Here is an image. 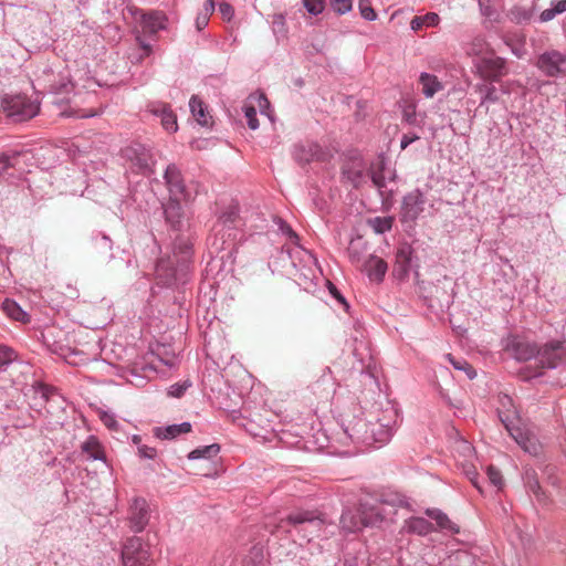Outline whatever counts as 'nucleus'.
<instances>
[{"instance_id":"nucleus-7","label":"nucleus","mask_w":566,"mask_h":566,"mask_svg":"<svg viewBox=\"0 0 566 566\" xmlns=\"http://www.w3.org/2000/svg\"><path fill=\"white\" fill-rule=\"evenodd\" d=\"M124 566H149L151 563L150 545L139 536L127 537L122 545Z\"/></svg>"},{"instance_id":"nucleus-53","label":"nucleus","mask_w":566,"mask_h":566,"mask_svg":"<svg viewBox=\"0 0 566 566\" xmlns=\"http://www.w3.org/2000/svg\"><path fill=\"white\" fill-rule=\"evenodd\" d=\"M279 229L280 231L287 235L290 239H297V234L293 231V229L290 227L287 222H285L283 219L277 220Z\"/></svg>"},{"instance_id":"nucleus-18","label":"nucleus","mask_w":566,"mask_h":566,"mask_svg":"<svg viewBox=\"0 0 566 566\" xmlns=\"http://www.w3.org/2000/svg\"><path fill=\"white\" fill-rule=\"evenodd\" d=\"M537 66L546 76H557L566 70V55L558 51L545 52L539 55Z\"/></svg>"},{"instance_id":"nucleus-60","label":"nucleus","mask_w":566,"mask_h":566,"mask_svg":"<svg viewBox=\"0 0 566 566\" xmlns=\"http://www.w3.org/2000/svg\"><path fill=\"white\" fill-rule=\"evenodd\" d=\"M216 9L214 1L213 0H207L203 4L202 11L200 13H207V15L210 18V15L213 13Z\"/></svg>"},{"instance_id":"nucleus-54","label":"nucleus","mask_w":566,"mask_h":566,"mask_svg":"<svg viewBox=\"0 0 566 566\" xmlns=\"http://www.w3.org/2000/svg\"><path fill=\"white\" fill-rule=\"evenodd\" d=\"M328 284H329V286H328L329 293L332 294V296L334 298H336L339 303H342L344 305L345 310L348 311L349 304L347 303L345 297L342 295V293L337 290V287L335 285H333L331 282Z\"/></svg>"},{"instance_id":"nucleus-38","label":"nucleus","mask_w":566,"mask_h":566,"mask_svg":"<svg viewBox=\"0 0 566 566\" xmlns=\"http://www.w3.org/2000/svg\"><path fill=\"white\" fill-rule=\"evenodd\" d=\"M453 451L463 458V461H469L474 455L473 446L465 439L459 438L453 443Z\"/></svg>"},{"instance_id":"nucleus-8","label":"nucleus","mask_w":566,"mask_h":566,"mask_svg":"<svg viewBox=\"0 0 566 566\" xmlns=\"http://www.w3.org/2000/svg\"><path fill=\"white\" fill-rule=\"evenodd\" d=\"M382 504H390L391 506L405 507L408 506V500L401 494L386 495L381 503L370 504L361 502L359 504L360 515L364 520L365 526H376L385 518Z\"/></svg>"},{"instance_id":"nucleus-24","label":"nucleus","mask_w":566,"mask_h":566,"mask_svg":"<svg viewBox=\"0 0 566 566\" xmlns=\"http://www.w3.org/2000/svg\"><path fill=\"white\" fill-rule=\"evenodd\" d=\"M401 531L408 534L426 536L434 531V525L424 517L412 516L405 521Z\"/></svg>"},{"instance_id":"nucleus-51","label":"nucleus","mask_w":566,"mask_h":566,"mask_svg":"<svg viewBox=\"0 0 566 566\" xmlns=\"http://www.w3.org/2000/svg\"><path fill=\"white\" fill-rule=\"evenodd\" d=\"M138 455L143 459L153 460L157 455V450L153 447H148L146 444L138 447Z\"/></svg>"},{"instance_id":"nucleus-42","label":"nucleus","mask_w":566,"mask_h":566,"mask_svg":"<svg viewBox=\"0 0 566 566\" xmlns=\"http://www.w3.org/2000/svg\"><path fill=\"white\" fill-rule=\"evenodd\" d=\"M368 177H370L373 185L378 189L379 195L384 198L386 191V179L382 171H368Z\"/></svg>"},{"instance_id":"nucleus-5","label":"nucleus","mask_w":566,"mask_h":566,"mask_svg":"<svg viewBox=\"0 0 566 566\" xmlns=\"http://www.w3.org/2000/svg\"><path fill=\"white\" fill-rule=\"evenodd\" d=\"M282 523H286L307 542L313 537L319 536L325 525L323 515L317 511H297L287 515Z\"/></svg>"},{"instance_id":"nucleus-56","label":"nucleus","mask_w":566,"mask_h":566,"mask_svg":"<svg viewBox=\"0 0 566 566\" xmlns=\"http://www.w3.org/2000/svg\"><path fill=\"white\" fill-rule=\"evenodd\" d=\"M420 137L415 133L403 134L400 140V148L406 149L410 144L418 140Z\"/></svg>"},{"instance_id":"nucleus-35","label":"nucleus","mask_w":566,"mask_h":566,"mask_svg":"<svg viewBox=\"0 0 566 566\" xmlns=\"http://www.w3.org/2000/svg\"><path fill=\"white\" fill-rule=\"evenodd\" d=\"M566 12V0H553L551 8L542 11L539 15L541 22H548L553 20L557 14Z\"/></svg>"},{"instance_id":"nucleus-19","label":"nucleus","mask_w":566,"mask_h":566,"mask_svg":"<svg viewBox=\"0 0 566 566\" xmlns=\"http://www.w3.org/2000/svg\"><path fill=\"white\" fill-rule=\"evenodd\" d=\"M413 250L410 244H401L396 252V260L394 265V275L403 281L408 277L412 269Z\"/></svg>"},{"instance_id":"nucleus-49","label":"nucleus","mask_w":566,"mask_h":566,"mask_svg":"<svg viewBox=\"0 0 566 566\" xmlns=\"http://www.w3.org/2000/svg\"><path fill=\"white\" fill-rule=\"evenodd\" d=\"M190 386L189 382H176L169 387L168 395L175 398H180L185 395L186 390Z\"/></svg>"},{"instance_id":"nucleus-62","label":"nucleus","mask_w":566,"mask_h":566,"mask_svg":"<svg viewBox=\"0 0 566 566\" xmlns=\"http://www.w3.org/2000/svg\"><path fill=\"white\" fill-rule=\"evenodd\" d=\"M403 118L408 124H415L416 123V114L415 112L410 113L408 111H405Z\"/></svg>"},{"instance_id":"nucleus-23","label":"nucleus","mask_w":566,"mask_h":566,"mask_svg":"<svg viewBox=\"0 0 566 566\" xmlns=\"http://www.w3.org/2000/svg\"><path fill=\"white\" fill-rule=\"evenodd\" d=\"M509 349L511 350L513 357L518 361H526L532 358L536 359V356H538V349L535 345L514 338L511 340L509 345Z\"/></svg>"},{"instance_id":"nucleus-1","label":"nucleus","mask_w":566,"mask_h":566,"mask_svg":"<svg viewBox=\"0 0 566 566\" xmlns=\"http://www.w3.org/2000/svg\"><path fill=\"white\" fill-rule=\"evenodd\" d=\"M239 212L238 203L229 205L221 211L208 238L210 254L219 256L222 262L233 259L238 244L243 239L244 221Z\"/></svg>"},{"instance_id":"nucleus-28","label":"nucleus","mask_w":566,"mask_h":566,"mask_svg":"<svg viewBox=\"0 0 566 566\" xmlns=\"http://www.w3.org/2000/svg\"><path fill=\"white\" fill-rule=\"evenodd\" d=\"M81 451L86 455L87 460L92 461H106L105 452L98 441V439L94 436H90L81 446Z\"/></svg>"},{"instance_id":"nucleus-34","label":"nucleus","mask_w":566,"mask_h":566,"mask_svg":"<svg viewBox=\"0 0 566 566\" xmlns=\"http://www.w3.org/2000/svg\"><path fill=\"white\" fill-rule=\"evenodd\" d=\"M220 452V446L217 443H212L209 446H202L195 450H192L188 454L189 460H198V459H212Z\"/></svg>"},{"instance_id":"nucleus-57","label":"nucleus","mask_w":566,"mask_h":566,"mask_svg":"<svg viewBox=\"0 0 566 566\" xmlns=\"http://www.w3.org/2000/svg\"><path fill=\"white\" fill-rule=\"evenodd\" d=\"M208 22H209V17L207 15V13H198L197 18H196V28L198 31H201L203 30L207 25H208Z\"/></svg>"},{"instance_id":"nucleus-9","label":"nucleus","mask_w":566,"mask_h":566,"mask_svg":"<svg viewBox=\"0 0 566 566\" xmlns=\"http://www.w3.org/2000/svg\"><path fill=\"white\" fill-rule=\"evenodd\" d=\"M340 170L342 180L356 189L367 181L368 165L358 153H352L346 156Z\"/></svg>"},{"instance_id":"nucleus-6","label":"nucleus","mask_w":566,"mask_h":566,"mask_svg":"<svg viewBox=\"0 0 566 566\" xmlns=\"http://www.w3.org/2000/svg\"><path fill=\"white\" fill-rule=\"evenodd\" d=\"M1 107L6 115L13 122H25L38 115L40 104L27 95H6L2 98Z\"/></svg>"},{"instance_id":"nucleus-22","label":"nucleus","mask_w":566,"mask_h":566,"mask_svg":"<svg viewBox=\"0 0 566 566\" xmlns=\"http://www.w3.org/2000/svg\"><path fill=\"white\" fill-rule=\"evenodd\" d=\"M140 15V22L143 31L149 34H155L159 30H163L166 28V17L164 13L159 11H138Z\"/></svg>"},{"instance_id":"nucleus-27","label":"nucleus","mask_w":566,"mask_h":566,"mask_svg":"<svg viewBox=\"0 0 566 566\" xmlns=\"http://www.w3.org/2000/svg\"><path fill=\"white\" fill-rule=\"evenodd\" d=\"M340 525L345 532L355 533L365 527L364 520L360 515V510L356 512L352 510H345L340 516Z\"/></svg>"},{"instance_id":"nucleus-20","label":"nucleus","mask_w":566,"mask_h":566,"mask_svg":"<svg viewBox=\"0 0 566 566\" xmlns=\"http://www.w3.org/2000/svg\"><path fill=\"white\" fill-rule=\"evenodd\" d=\"M148 109L151 114L160 118L165 130L168 133L177 132V116L168 104L163 102H154L148 105Z\"/></svg>"},{"instance_id":"nucleus-63","label":"nucleus","mask_w":566,"mask_h":566,"mask_svg":"<svg viewBox=\"0 0 566 566\" xmlns=\"http://www.w3.org/2000/svg\"><path fill=\"white\" fill-rule=\"evenodd\" d=\"M259 106L261 108V113L262 114L264 113L263 108L270 106V103H269L268 98L264 95H260V97H259Z\"/></svg>"},{"instance_id":"nucleus-15","label":"nucleus","mask_w":566,"mask_h":566,"mask_svg":"<svg viewBox=\"0 0 566 566\" xmlns=\"http://www.w3.org/2000/svg\"><path fill=\"white\" fill-rule=\"evenodd\" d=\"M501 421L509 431L510 436L525 452L532 455H537L541 453L542 446L533 432H531L528 429L514 426L512 421H507L505 419H501Z\"/></svg>"},{"instance_id":"nucleus-52","label":"nucleus","mask_w":566,"mask_h":566,"mask_svg":"<svg viewBox=\"0 0 566 566\" xmlns=\"http://www.w3.org/2000/svg\"><path fill=\"white\" fill-rule=\"evenodd\" d=\"M465 475L468 479L472 482V484L482 492L480 482H479V473L476 472L475 468L473 465L468 467L465 470Z\"/></svg>"},{"instance_id":"nucleus-58","label":"nucleus","mask_w":566,"mask_h":566,"mask_svg":"<svg viewBox=\"0 0 566 566\" xmlns=\"http://www.w3.org/2000/svg\"><path fill=\"white\" fill-rule=\"evenodd\" d=\"M95 243H96V247L99 249L111 250V248H112L111 239L105 234H102L99 238H96Z\"/></svg>"},{"instance_id":"nucleus-40","label":"nucleus","mask_w":566,"mask_h":566,"mask_svg":"<svg viewBox=\"0 0 566 566\" xmlns=\"http://www.w3.org/2000/svg\"><path fill=\"white\" fill-rule=\"evenodd\" d=\"M491 50L492 49L489 46V44L486 43L484 38L476 36L473 39V41L470 45L469 53L472 55L479 56V59H480L484 54L490 53Z\"/></svg>"},{"instance_id":"nucleus-2","label":"nucleus","mask_w":566,"mask_h":566,"mask_svg":"<svg viewBox=\"0 0 566 566\" xmlns=\"http://www.w3.org/2000/svg\"><path fill=\"white\" fill-rule=\"evenodd\" d=\"M192 245L189 237H177L172 255L160 258L156 263L155 275L158 285L172 287L187 282L192 263Z\"/></svg>"},{"instance_id":"nucleus-32","label":"nucleus","mask_w":566,"mask_h":566,"mask_svg":"<svg viewBox=\"0 0 566 566\" xmlns=\"http://www.w3.org/2000/svg\"><path fill=\"white\" fill-rule=\"evenodd\" d=\"M475 92L481 94L480 107L486 104L496 103L500 99L497 88L493 84L485 82L478 83L474 86Z\"/></svg>"},{"instance_id":"nucleus-17","label":"nucleus","mask_w":566,"mask_h":566,"mask_svg":"<svg viewBox=\"0 0 566 566\" xmlns=\"http://www.w3.org/2000/svg\"><path fill=\"white\" fill-rule=\"evenodd\" d=\"M426 198L423 193L416 189L407 193L401 205V221H415L424 209Z\"/></svg>"},{"instance_id":"nucleus-59","label":"nucleus","mask_w":566,"mask_h":566,"mask_svg":"<svg viewBox=\"0 0 566 566\" xmlns=\"http://www.w3.org/2000/svg\"><path fill=\"white\" fill-rule=\"evenodd\" d=\"M423 27H424V24H423V20H422L421 15H416V17L412 18V20L410 22L411 30L419 31Z\"/></svg>"},{"instance_id":"nucleus-39","label":"nucleus","mask_w":566,"mask_h":566,"mask_svg":"<svg viewBox=\"0 0 566 566\" xmlns=\"http://www.w3.org/2000/svg\"><path fill=\"white\" fill-rule=\"evenodd\" d=\"M448 360L452 364L457 370L464 371L469 379H473L476 376L475 369L463 358H454L451 354L447 355Z\"/></svg>"},{"instance_id":"nucleus-33","label":"nucleus","mask_w":566,"mask_h":566,"mask_svg":"<svg viewBox=\"0 0 566 566\" xmlns=\"http://www.w3.org/2000/svg\"><path fill=\"white\" fill-rule=\"evenodd\" d=\"M28 151L10 150L0 156V175L8 168H17L19 166V158L25 156Z\"/></svg>"},{"instance_id":"nucleus-47","label":"nucleus","mask_w":566,"mask_h":566,"mask_svg":"<svg viewBox=\"0 0 566 566\" xmlns=\"http://www.w3.org/2000/svg\"><path fill=\"white\" fill-rule=\"evenodd\" d=\"M14 350L8 346H0V367L7 366L15 359Z\"/></svg>"},{"instance_id":"nucleus-50","label":"nucleus","mask_w":566,"mask_h":566,"mask_svg":"<svg viewBox=\"0 0 566 566\" xmlns=\"http://www.w3.org/2000/svg\"><path fill=\"white\" fill-rule=\"evenodd\" d=\"M218 10H219L221 17L227 21H230L234 15L233 7L228 2H220Z\"/></svg>"},{"instance_id":"nucleus-16","label":"nucleus","mask_w":566,"mask_h":566,"mask_svg":"<svg viewBox=\"0 0 566 566\" xmlns=\"http://www.w3.org/2000/svg\"><path fill=\"white\" fill-rule=\"evenodd\" d=\"M164 179L169 192L168 198H180L184 202L190 200L180 169L175 164H169L165 170Z\"/></svg>"},{"instance_id":"nucleus-55","label":"nucleus","mask_w":566,"mask_h":566,"mask_svg":"<svg viewBox=\"0 0 566 566\" xmlns=\"http://www.w3.org/2000/svg\"><path fill=\"white\" fill-rule=\"evenodd\" d=\"M422 17V20H423V24L427 25V27H436L439 21H440V18L437 13L434 12H428L426 13L424 15H421Z\"/></svg>"},{"instance_id":"nucleus-10","label":"nucleus","mask_w":566,"mask_h":566,"mask_svg":"<svg viewBox=\"0 0 566 566\" xmlns=\"http://www.w3.org/2000/svg\"><path fill=\"white\" fill-rule=\"evenodd\" d=\"M479 75L484 81L497 83L509 73L507 62L504 57L497 56L494 50L484 54L475 64Z\"/></svg>"},{"instance_id":"nucleus-26","label":"nucleus","mask_w":566,"mask_h":566,"mask_svg":"<svg viewBox=\"0 0 566 566\" xmlns=\"http://www.w3.org/2000/svg\"><path fill=\"white\" fill-rule=\"evenodd\" d=\"M74 90L70 74L59 73L48 85V92L53 95H69Z\"/></svg>"},{"instance_id":"nucleus-45","label":"nucleus","mask_w":566,"mask_h":566,"mask_svg":"<svg viewBox=\"0 0 566 566\" xmlns=\"http://www.w3.org/2000/svg\"><path fill=\"white\" fill-rule=\"evenodd\" d=\"M244 116L247 118V123L250 129L255 130L259 128V120L256 117V109L254 106H244L243 107Z\"/></svg>"},{"instance_id":"nucleus-4","label":"nucleus","mask_w":566,"mask_h":566,"mask_svg":"<svg viewBox=\"0 0 566 566\" xmlns=\"http://www.w3.org/2000/svg\"><path fill=\"white\" fill-rule=\"evenodd\" d=\"M120 156L127 172L146 176L153 171L155 165L153 151L139 142H133L122 148Z\"/></svg>"},{"instance_id":"nucleus-13","label":"nucleus","mask_w":566,"mask_h":566,"mask_svg":"<svg viewBox=\"0 0 566 566\" xmlns=\"http://www.w3.org/2000/svg\"><path fill=\"white\" fill-rule=\"evenodd\" d=\"M150 521V507L145 497L136 496L132 499L128 506L127 525L135 533L145 531Z\"/></svg>"},{"instance_id":"nucleus-31","label":"nucleus","mask_w":566,"mask_h":566,"mask_svg":"<svg viewBox=\"0 0 566 566\" xmlns=\"http://www.w3.org/2000/svg\"><path fill=\"white\" fill-rule=\"evenodd\" d=\"M3 312L12 319L21 323H29L30 315L13 300L6 298L2 302Z\"/></svg>"},{"instance_id":"nucleus-37","label":"nucleus","mask_w":566,"mask_h":566,"mask_svg":"<svg viewBox=\"0 0 566 566\" xmlns=\"http://www.w3.org/2000/svg\"><path fill=\"white\" fill-rule=\"evenodd\" d=\"M189 106L197 122L202 126H208V115L206 114L202 101L197 96H192L190 98Z\"/></svg>"},{"instance_id":"nucleus-25","label":"nucleus","mask_w":566,"mask_h":566,"mask_svg":"<svg viewBox=\"0 0 566 566\" xmlns=\"http://www.w3.org/2000/svg\"><path fill=\"white\" fill-rule=\"evenodd\" d=\"M421 92L427 98H432L444 88V84L433 74L422 72L419 76Z\"/></svg>"},{"instance_id":"nucleus-30","label":"nucleus","mask_w":566,"mask_h":566,"mask_svg":"<svg viewBox=\"0 0 566 566\" xmlns=\"http://www.w3.org/2000/svg\"><path fill=\"white\" fill-rule=\"evenodd\" d=\"M191 430L190 422H181L178 424L167 426L165 428H155V436L159 439H174L182 433H188Z\"/></svg>"},{"instance_id":"nucleus-41","label":"nucleus","mask_w":566,"mask_h":566,"mask_svg":"<svg viewBox=\"0 0 566 566\" xmlns=\"http://www.w3.org/2000/svg\"><path fill=\"white\" fill-rule=\"evenodd\" d=\"M525 484L528 492H531L537 499V501L545 502L546 497L544 491L542 490L538 480L534 475L527 474Z\"/></svg>"},{"instance_id":"nucleus-36","label":"nucleus","mask_w":566,"mask_h":566,"mask_svg":"<svg viewBox=\"0 0 566 566\" xmlns=\"http://www.w3.org/2000/svg\"><path fill=\"white\" fill-rule=\"evenodd\" d=\"M394 218L392 217H374L368 219L367 223L377 234H384L391 230Z\"/></svg>"},{"instance_id":"nucleus-14","label":"nucleus","mask_w":566,"mask_h":566,"mask_svg":"<svg viewBox=\"0 0 566 566\" xmlns=\"http://www.w3.org/2000/svg\"><path fill=\"white\" fill-rule=\"evenodd\" d=\"M536 360L545 368H556L566 364V343L551 340L538 349Z\"/></svg>"},{"instance_id":"nucleus-3","label":"nucleus","mask_w":566,"mask_h":566,"mask_svg":"<svg viewBox=\"0 0 566 566\" xmlns=\"http://www.w3.org/2000/svg\"><path fill=\"white\" fill-rule=\"evenodd\" d=\"M344 432L354 443L380 448L390 441L394 428L390 420L384 422L375 417L369 419L361 413L344 424Z\"/></svg>"},{"instance_id":"nucleus-29","label":"nucleus","mask_w":566,"mask_h":566,"mask_svg":"<svg viewBox=\"0 0 566 566\" xmlns=\"http://www.w3.org/2000/svg\"><path fill=\"white\" fill-rule=\"evenodd\" d=\"M426 514L436 521L437 526L442 531H448L452 534H458L460 528L457 524H454L447 514L438 509H428Z\"/></svg>"},{"instance_id":"nucleus-43","label":"nucleus","mask_w":566,"mask_h":566,"mask_svg":"<svg viewBox=\"0 0 566 566\" xmlns=\"http://www.w3.org/2000/svg\"><path fill=\"white\" fill-rule=\"evenodd\" d=\"M303 6L312 15H318L324 11L325 0H303Z\"/></svg>"},{"instance_id":"nucleus-12","label":"nucleus","mask_w":566,"mask_h":566,"mask_svg":"<svg viewBox=\"0 0 566 566\" xmlns=\"http://www.w3.org/2000/svg\"><path fill=\"white\" fill-rule=\"evenodd\" d=\"M292 157L300 167L306 168L312 163L325 161L328 154L319 144L306 140L293 146Z\"/></svg>"},{"instance_id":"nucleus-44","label":"nucleus","mask_w":566,"mask_h":566,"mask_svg":"<svg viewBox=\"0 0 566 566\" xmlns=\"http://www.w3.org/2000/svg\"><path fill=\"white\" fill-rule=\"evenodd\" d=\"M358 8L361 17L367 21H374L377 18L375 10L373 9L369 0H359Z\"/></svg>"},{"instance_id":"nucleus-48","label":"nucleus","mask_w":566,"mask_h":566,"mask_svg":"<svg viewBox=\"0 0 566 566\" xmlns=\"http://www.w3.org/2000/svg\"><path fill=\"white\" fill-rule=\"evenodd\" d=\"M486 474L490 482L497 488H501L503 484L501 472L493 465H489L486 469Z\"/></svg>"},{"instance_id":"nucleus-11","label":"nucleus","mask_w":566,"mask_h":566,"mask_svg":"<svg viewBox=\"0 0 566 566\" xmlns=\"http://www.w3.org/2000/svg\"><path fill=\"white\" fill-rule=\"evenodd\" d=\"M182 199L168 198L161 202L163 214L170 230L182 232L189 228V218L184 210Z\"/></svg>"},{"instance_id":"nucleus-46","label":"nucleus","mask_w":566,"mask_h":566,"mask_svg":"<svg viewBox=\"0 0 566 566\" xmlns=\"http://www.w3.org/2000/svg\"><path fill=\"white\" fill-rule=\"evenodd\" d=\"M331 7L337 14H345L352 10V0H333Z\"/></svg>"},{"instance_id":"nucleus-21","label":"nucleus","mask_w":566,"mask_h":566,"mask_svg":"<svg viewBox=\"0 0 566 566\" xmlns=\"http://www.w3.org/2000/svg\"><path fill=\"white\" fill-rule=\"evenodd\" d=\"M387 270V262L374 254H369L363 263V271L367 274L369 280L375 283L384 281Z\"/></svg>"},{"instance_id":"nucleus-64","label":"nucleus","mask_w":566,"mask_h":566,"mask_svg":"<svg viewBox=\"0 0 566 566\" xmlns=\"http://www.w3.org/2000/svg\"><path fill=\"white\" fill-rule=\"evenodd\" d=\"M348 253H349L352 262H359V256L355 252V249L353 245L348 249Z\"/></svg>"},{"instance_id":"nucleus-61","label":"nucleus","mask_w":566,"mask_h":566,"mask_svg":"<svg viewBox=\"0 0 566 566\" xmlns=\"http://www.w3.org/2000/svg\"><path fill=\"white\" fill-rule=\"evenodd\" d=\"M479 3H480V7H481L482 14L488 17V18H492L494 11L491 9V7H489V6L484 7V4H483V2L481 0L479 1Z\"/></svg>"}]
</instances>
